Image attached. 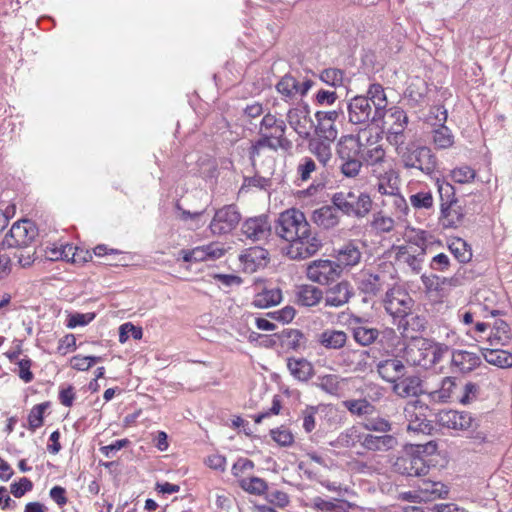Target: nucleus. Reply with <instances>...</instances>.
Returning a JSON list of instances; mask_svg holds the SVG:
<instances>
[{"instance_id": "f257e3e1", "label": "nucleus", "mask_w": 512, "mask_h": 512, "mask_svg": "<svg viewBox=\"0 0 512 512\" xmlns=\"http://www.w3.org/2000/svg\"><path fill=\"white\" fill-rule=\"evenodd\" d=\"M447 351L446 345L425 338H415L404 348L403 357L412 366L428 369L439 363Z\"/></svg>"}, {"instance_id": "f03ea898", "label": "nucleus", "mask_w": 512, "mask_h": 512, "mask_svg": "<svg viewBox=\"0 0 512 512\" xmlns=\"http://www.w3.org/2000/svg\"><path fill=\"white\" fill-rule=\"evenodd\" d=\"M351 254L352 247L347 245L345 248L337 251V261L324 259L312 261L306 269L307 278L320 285L330 284L340 277L343 266L350 264Z\"/></svg>"}, {"instance_id": "7ed1b4c3", "label": "nucleus", "mask_w": 512, "mask_h": 512, "mask_svg": "<svg viewBox=\"0 0 512 512\" xmlns=\"http://www.w3.org/2000/svg\"><path fill=\"white\" fill-rule=\"evenodd\" d=\"M286 131L285 121L268 112L259 125L258 145H267L274 151L278 149L287 151L292 147V142L285 136Z\"/></svg>"}, {"instance_id": "20e7f679", "label": "nucleus", "mask_w": 512, "mask_h": 512, "mask_svg": "<svg viewBox=\"0 0 512 512\" xmlns=\"http://www.w3.org/2000/svg\"><path fill=\"white\" fill-rule=\"evenodd\" d=\"M354 427L365 432L387 433L391 423L379 416L376 408L366 399H354Z\"/></svg>"}, {"instance_id": "39448f33", "label": "nucleus", "mask_w": 512, "mask_h": 512, "mask_svg": "<svg viewBox=\"0 0 512 512\" xmlns=\"http://www.w3.org/2000/svg\"><path fill=\"white\" fill-rule=\"evenodd\" d=\"M310 226L304 213L296 208L281 212L275 222V233L281 239L289 242L299 235H303Z\"/></svg>"}, {"instance_id": "423d86ee", "label": "nucleus", "mask_w": 512, "mask_h": 512, "mask_svg": "<svg viewBox=\"0 0 512 512\" xmlns=\"http://www.w3.org/2000/svg\"><path fill=\"white\" fill-rule=\"evenodd\" d=\"M429 407L420 400H412L404 407V416L408 422L407 431L414 435H431L434 426L427 419Z\"/></svg>"}, {"instance_id": "0eeeda50", "label": "nucleus", "mask_w": 512, "mask_h": 512, "mask_svg": "<svg viewBox=\"0 0 512 512\" xmlns=\"http://www.w3.org/2000/svg\"><path fill=\"white\" fill-rule=\"evenodd\" d=\"M288 243L286 255L292 260L307 259L315 255L322 247V240L316 232L311 230V226L303 235H299Z\"/></svg>"}, {"instance_id": "6e6552de", "label": "nucleus", "mask_w": 512, "mask_h": 512, "mask_svg": "<svg viewBox=\"0 0 512 512\" xmlns=\"http://www.w3.org/2000/svg\"><path fill=\"white\" fill-rule=\"evenodd\" d=\"M38 236V228L28 219L16 221L5 235L2 244L7 248H29Z\"/></svg>"}, {"instance_id": "1a4fd4ad", "label": "nucleus", "mask_w": 512, "mask_h": 512, "mask_svg": "<svg viewBox=\"0 0 512 512\" xmlns=\"http://www.w3.org/2000/svg\"><path fill=\"white\" fill-rule=\"evenodd\" d=\"M383 304L389 315L399 319L400 326L402 321L411 314L414 301L406 290L397 286L386 292Z\"/></svg>"}, {"instance_id": "9d476101", "label": "nucleus", "mask_w": 512, "mask_h": 512, "mask_svg": "<svg viewBox=\"0 0 512 512\" xmlns=\"http://www.w3.org/2000/svg\"><path fill=\"white\" fill-rule=\"evenodd\" d=\"M406 168H416L427 175H431L437 168V158L428 147H416L399 151Z\"/></svg>"}, {"instance_id": "9b49d317", "label": "nucleus", "mask_w": 512, "mask_h": 512, "mask_svg": "<svg viewBox=\"0 0 512 512\" xmlns=\"http://www.w3.org/2000/svg\"><path fill=\"white\" fill-rule=\"evenodd\" d=\"M241 220V214L235 205H226L216 210L209 228L213 235L230 233Z\"/></svg>"}, {"instance_id": "f8f14e48", "label": "nucleus", "mask_w": 512, "mask_h": 512, "mask_svg": "<svg viewBox=\"0 0 512 512\" xmlns=\"http://www.w3.org/2000/svg\"><path fill=\"white\" fill-rule=\"evenodd\" d=\"M358 282V296L361 297L362 308L360 313L365 316H372L374 306V297L380 289V278L378 275L369 273H361L357 279Z\"/></svg>"}, {"instance_id": "ddd939ff", "label": "nucleus", "mask_w": 512, "mask_h": 512, "mask_svg": "<svg viewBox=\"0 0 512 512\" xmlns=\"http://www.w3.org/2000/svg\"><path fill=\"white\" fill-rule=\"evenodd\" d=\"M354 444L358 443L368 451H388L398 445L397 438L391 434L375 435L372 432L360 431L354 427Z\"/></svg>"}, {"instance_id": "4468645a", "label": "nucleus", "mask_w": 512, "mask_h": 512, "mask_svg": "<svg viewBox=\"0 0 512 512\" xmlns=\"http://www.w3.org/2000/svg\"><path fill=\"white\" fill-rule=\"evenodd\" d=\"M360 158L359 168L365 167L368 173L379 174L381 171L391 165L385 158V151L380 144L372 145V147L360 148L357 151Z\"/></svg>"}, {"instance_id": "2eb2a0df", "label": "nucleus", "mask_w": 512, "mask_h": 512, "mask_svg": "<svg viewBox=\"0 0 512 512\" xmlns=\"http://www.w3.org/2000/svg\"><path fill=\"white\" fill-rule=\"evenodd\" d=\"M286 121L299 137L307 139L314 128L308 105L290 108L286 114Z\"/></svg>"}, {"instance_id": "dca6fc26", "label": "nucleus", "mask_w": 512, "mask_h": 512, "mask_svg": "<svg viewBox=\"0 0 512 512\" xmlns=\"http://www.w3.org/2000/svg\"><path fill=\"white\" fill-rule=\"evenodd\" d=\"M395 471L407 477H422L428 474L430 466L418 454H406L398 457L394 463Z\"/></svg>"}, {"instance_id": "f3484780", "label": "nucleus", "mask_w": 512, "mask_h": 512, "mask_svg": "<svg viewBox=\"0 0 512 512\" xmlns=\"http://www.w3.org/2000/svg\"><path fill=\"white\" fill-rule=\"evenodd\" d=\"M242 234L253 242L267 240L272 232L269 217L265 214L246 219L241 227Z\"/></svg>"}, {"instance_id": "a211bd4d", "label": "nucleus", "mask_w": 512, "mask_h": 512, "mask_svg": "<svg viewBox=\"0 0 512 512\" xmlns=\"http://www.w3.org/2000/svg\"><path fill=\"white\" fill-rule=\"evenodd\" d=\"M311 87L312 82L310 80L299 83L291 75L283 76L276 84L277 92L286 102L296 99L299 95L304 96Z\"/></svg>"}, {"instance_id": "6ab92c4d", "label": "nucleus", "mask_w": 512, "mask_h": 512, "mask_svg": "<svg viewBox=\"0 0 512 512\" xmlns=\"http://www.w3.org/2000/svg\"><path fill=\"white\" fill-rule=\"evenodd\" d=\"M437 422L444 428L467 430L472 426L473 417L465 411L441 410L437 414Z\"/></svg>"}, {"instance_id": "aec40b11", "label": "nucleus", "mask_w": 512, "mask_h": 512, "mask_svg": "<svg viewBox=\"0 0 512 512\" xmlns=\"http://www.w3.org/2000/svg\"><path fill=\"white\" fill-rule=\"evenodd\" d=\"M425 249L414 245H402L396 248V260L407 265L412 272L418 274L424 262Z\"/></svg>"}, {"instance_id": "412c9836", "label": "nucleus", "mask_w": 512, "mask_h": 512, "mask_svg": "<svg viewBox=\"0 0 512 512\" xmlns=\"http://www.w3.org/2000/svg\"><path fill=\"white\" fill-rule=\"evenodd\" d=\"M481 358L473 352L465 350H454L451 356V370L455 373H469L478 367Z\"/></svg>"}, {"instance_id": "4be33fe9", "label": "nucleus", "mask_w": 512, "mask_h": 512, "mask_svg": "<svg viewBox=\"0 0 512 512\" xmlns=\"http://www.w3.org/2000/svg\"><path fill=\"white\" fill-rule=\"evenodd\" d=\"M185 262H201L207 259H218L223 256L224 249L216 244L196 247L192 250H181Z\"/></svg>"}, {"instance_id": "5701e85b", "label": "nucleus", "mask_w": 512, "mask_h": 512, "mask_svg": "<svg viewBox=\"0 0 512 512\" xmlns=\"http://www.w3.org/2000/svg\"><path fill=\"white\" fill-rule=\"evenodd\" d=\"M377 180L378 192L382 195H394L399 191V178L392 165L385 167L381 173L373 175Z\"/></svg>"}, {"instance_id": "b1692460", "label": "nucleus", "mask_w": 512, "mask_h": 512, "mask_svg": "<svg viewBox=\"0 0 512 512\" xmlns=\"http://www.w3.org/2000/svg\"><path fill=\"white\" fill-rule=\"evenodd\" d=\"M419 501L427 502L437 498H444L448 494V488L441 482L420 480L417 484Z\"/></svg>"}, {"instance_id": "393cba45", "label": "nucleus", "mask_w": 512, "mask_h": 512, "mask_svg": "<svg viewBox=\"0 0 512 512\" xmlns=\"http://www.w3.org/2000/svg\"><path fill=\"white\" fill-rule=\"evenodd\" d=\"M337 160H340L341 172L352 177V135L342 136L337 144Z\"/></svg>"}, {"instance_id": "a878e982", "label": "nucleus", "mask_w": 512, "mask_h": 512, "mask_svg": "<svg viewBox=\"0 0 512 512\" xmlns=\"http://www.w3.org/2000/svg\"><path fill=\"white\" fill-rule=\"evenodd\" d=\"M370 316H355L354 315V341L363 346L372 344L378 337L379 332L377 329L368 325H362Z\"/></svg>"}, {"instance_id": "bb28decb", "label": "nucleus", "mask_w": 512, "mask_h": 512, "mask_svg": "<svg viewBox=\"0 0 512 512\" xmlns=\"http://www.w3.org/2000/svg\"><path fill=\"white\" fill-rule=\"evenodd\" d=\"M351 297L350 284L342 281L326 291L325 305L329 307H341L348 303Z\"/></svg>"}, {"instance_id": "cd10ccee", "label": "nucleus", "mask_w": 512, "mask_h": 512, "mask_svg": "<svg viewBox=\"0 0 512 512\" xmlns=\"http://www.w3.org/2000/svg\"><path fill=\"white\" fill-rule=\"evenodd\" d=\"M379 375L387 382L395 383L405 372V367L399 359H387L377 365Z\"/></svg>"}, {"instance_id": "c85d7f7f", "label": "nucleus", "mask_w": 512, "mask_h": 512, "mask_svg": "<svg viewBox=\"0 0 512 512\" xmlns=\"http://www.w3.org/2000/svg\"><path fill=\"white\" fill-rule=\"evenodd\" d=\"M269 252L259 246L247 249L241 255V261L245 265V268L251 271H255L260 267H264L268 261Z\"/></svg>"}, {"instance_id": "c756f323", "label": "nucleus", "mask_w": 512, "mask_h": 512, "mask_svg": "<svg viewBox=\"0 0 512 512\" xmlns=\"http://www.w3.org/2000/svg\"><path fill=\"white\" fill-rule=\"evenodd\" d=\"M512 338L509 325L502 319L494 321L491 332L487 338L491 347L505 346Z\"/></svg>"}, {"instance_id": "7c9ffc66", "label": "nucleus", "mask_w": 512, "mask_h": 512, "mask_svg": "<svg viewBox=\"0 0 512 512\" xmlns=\"http://www.w3.org/2000/svg\"><path fill=\"white\" fill-rule=\"evenodd\" d=\"M323 299L321 289L313 285H300L296 290L297 303L304 307H313Z\"/></svg>"}, {"instance_id": "2f4dec72", "label": "nucleus", "mask_w": 512, "mask_h": 512, "mask_svg": "<svg viewBox=\"0 0 512 512\" xmlns=\"http://www.w3.org/2000/svg\"><path fill=\"white\" fill-rule=\"evenodd\" d=\"M393 392L402 398L425 394L422 391L420 379L417 377H407L399 382L396 381L393 385Z\"/></svg>"}, {"instance_id": "473e14b6", "label": "nucleus", "mask_w": 512, "mask_h": 512, "mask_svg": "<svg viewBox=\"0 0 512 512\" xmlns=\"http://www.w3.org/2000/svg\"><path fill=\"white\" fill-rule=\"evenodd\" d=\"M481 353L486 362L499 368L512 367V353L498 348H482Z\"/></svg>"}, {"instance_id": "72a5a7b5", "label": "nucleus", "mask_w": 512, "mask_h": 512, "mask_svg": "<svg viewBox=\"0 0 512 512\" xmlns=\"http://www.w3.org/2000/svg\"><path fill=\"white\" fill-rule=\"evenodd\" d=\"M312 220L319 227L330 229L339 223V216L333 206H323L313 212Z\"/></svg>"}, {"instance_id": "f704fd0d", "label": "nucleus", "mask_w": 512, "mask_h": 512, "mask_svg": "<svg viewBox=\"0 0 512 512\" xmlns=\"http://www.w3.org/2000/svg\"><path fill=\"white\" fill-rule=\"evenodd\" d=\"M456 388V382L452 377H444L441 380L438 389L425 392L428 399L435 403H446L450 400L454 389Z\"/></svg>"}, {"instance_id": "c9c22d12", "label": "nucleus", "mask_w": 512, "mask_h": 512, "mask_svg": "<svg viewBox=\"0 0 512 512\" xmlns=\"http://www.w3.org/2000/svg\"><path fill=\"white\" fill-rule=\"evenodd\" d=\"M282 300V292L279 288L264 289L257 293L252 301L256 308L264 309L279 304Z\"/></svg>"}, {"instance_id": "e433bc0d", "label": "nucleus", "mask_w": 512, "mask_h": 512, "mask_svg": "<svg viewBox=\"0 0 512 512\" xmlns=\"http://www.w3.org/2000/svg\"><path fill=\"white\" fill-rule=\"evenodd\" d=\"M371 103L366 96H354V124H365L373 119Z\"/></svg>"}, {"instance_id": "4c0bfd02", "label": "nucleus", "mask_w": 512, "mask_h": 512, "mask_svg": "<svg viewBox=\"0 0 512 512\" xmlns=\"http://www.w3.org/2000/svg\"><path fill=\"white\" fill-rule=\"evenodd\" d=\"M318 341L327 349H339L347 342V334L340 330L327 329L319 335Z\"/></svg>"}, {"instance_id": "58836bf2", "label": "nucleus", "mask_w": 512, "mask_h": 512, "mask_svg": "<svg viewBox=\"0 0 512 512\" xmlns=\"http://www.w3.org/2000/svg\"><path fill=\"white\" fill-rule=\"evenodd\" d=\"M290 373L300 381H307L313 374L312 364L303 358H290L287 362Z\"/></svg>"}, {"instance_id": "ea45409f", "label": "nucleus", "mask_w": 512, "mask_h": 512, "mask_svg": "<svg viewBox=\"0 0 512 512\" xmlns=\"http://www.w3.org/2000/svg\"><path fill=\"white\" fill-rule=\"evenodd\" d=\"M379 138L380 135L375 126L367 125L364 128H360L356 138L358 150H360V148L378 145Z\"/></svg>"}, {"instance_id": "a19ab883", "label": "nucleus", "mask_w": 512, "mask_h": 512, "mask_svg": "<svg viewBox=\"0 0 512 512\" xmlns=\"http://www.w3.org/2000/svg\"><path fill=\"white\" fill-rule=\"evenodd\" d=\"M433 143L438 149H448L454 144V135L445 125L433 129Z\"/></svg>"}, {"instance_id": "79ce46f5", "label": "nucleus", "mask_w": 512, "mask_h": 512, "mask_svg": "<svg viewBox=\"0 0 512 512\" xmlns=\"http://www.w3.org/2000/svg\"><path fill=\"white\" fill-rule=\"evenodd\" d=\"M449 250L460 263L471 260L472 253L468 244L461 238H454L449 243Z\"/></svg>"}, {"instance_id": "37998d69", "label": "nucleus", "mask_w": 512, "mask_h": 512, "mask_svg": "<svg viewBox=\"0 0 512 512\" xmlns=\"http://www.w3.org/2000/svg\"><path fill=\"white\" fill-rule=\"evenodd\" d=\"M441 215L443 226L446 228L457 227L463 219V214L460 213L452 203L448 206H445V204L441 205Z\"/></svg>"}, {"instance_id": "c03bdc74", "label": "nucleus", "mask_w": 512, "mask_h": 512, "mask_svg": "<svg viewBox=\"0 0 512 512\" xmlns=\"http://www.w3.org/2000/svg\"><path fill=\"white\" fill-rule=\"evenodd\" d=\"M333 207L336 212L341 211L343 214L350 215L352 212V192H337L332 197Z\"/></svg>"}, {"instance_id": "a18cd8bd", "label": "nucleus", "mask_w": 512, "mask_h": 512, "mask_svg": "<svg viewBox=\"0 0 512 512\" xmlns=\"http://www.w3.org/2000/svg\"><path fill=\"white\" fill-rule=\"evenodd\" d=\"M240 487L250 494L261 495L267 490V483L262 478L249 477L240 480Z\"/></svg>"}, {"instance_id": "49530a36", "label": "nucleus", "mask_w": 512, "mask_h": 512, "mask_svg": "<svg viewBox=\"0 0 512 512\" xmlns=\"http://www.w3.org/2000/svg\"><path fill=\"white\" fill-rule=\"evenodd\" d=\"M49 407V402H43L33 406L28 415V428L35 431L43 425V415Z\"/></svg>"}, {"instance_id": "de8ad7c7", "label": "nucleus", "mask_w": 512, "mask_h": 512, "mask_svg": "<svg viewBox=\"0 0 512 512\" xmlns=\"http://www.w3.org/2000/svg\"><path fill=\"white\" fill-rule=\"evenodd\" d=\"M450 176L455 183L466 184L474 180L476 172L471 167L462 165L454 168L451 171Z\"/></svg>"}, {"instance_id": "09e8293b", "label": "nucleus", "mask_w": 512, "mask_h": 512, "mask_svg": "<svg viewBox=\"0 0 512 512\" xmlns=\"http://www.w3.org/2000/svg\"><path fill=\"white\" fill-rule=\"evenodd\" d=\"M426 121L434 128L440 127V125H445V122L447 121L446 109L439 105L431 107Z\"/></svg>"}, {"instance_id": "8fccbe9b", "label": "nucleus", "mask_w": 512, "mask_h": 512, "mask_svg": "<svg viewBox=\"0 0 512 512\" xmlns=\"http://www.w3.org/2000/svg\"><path fill=\"white\" fill-rule=\"evenodd\" d=\"M344 382L345 379H340L337 375H325L320 378L319 386L331 394H336L340 391Z\"/></svg>"}, {"instance_id": "3c124183", "label": "nucleus", "mask_w": 512, "mask_h": 512, "mask_svg": "<svg viewBox=\"0 0 512 512\" xmlns=\"http://www.w3.org/2000/svg\"><path fill=\"white\" fill-rule=\"evenodd\" d=\"M344 74L341 70L336 68H329L322 71L320 78L326 84L333 87H338L343 84Z\"/></svg>"}, {"instance_id": "603ef678", "label": "nucleus", "mask_w": 512, "mask_h": 512, "mask_svg": "<svg viewBox=\"0 0 512 512\" xmlns=\"http://www.w3.org/2000/svg\"><path fill=\"white\" fill-rule=\"evenodd\" d=\"M373 205V201L369 194L361 193L357 199V201L354 203V215L357 217H364L366 216Z\"/></svg>"}, {"instance_id": "864d4df0", "label": "nucleus", "mask_w": 512, "mask_h": 512, "mask_svg": "<svg viewBox=\"0 0 512 512\" xmlns=\"http://www.w3.org/2000/svg\"><path fill=\"white\" fill-rule=\"evenodd\" d=\"M133 337L138 340L142 338V329L127 322L119 327V342L125 343L129 338Z\"/></svg>"}, {"instance_id": "5fc2aeb1", "label": "nucleus", "mask_w": 512, "mask_h": 512, "mask_svg": "<svg viewBox=\"0 0 512 512\" xmlns=\"http://www.w3.org/2000/svg\"><path fill=\"white\" fill-rule=\"evenodd\" d=\"M479 393L480 387L476 383L468 382L463 387L459 402L463 405H468L478 398Z\"/></svg>"}, {"instance_id": "6e6d98bb", "label": "nucleus", "mask_w": 512, "mask_h": 512, "mask_svg": "<svg viewBox=\"0 0 512 512\" xmlns=\"http://www.w3.org/2000/svg\"><path fill=\"white\" fill-rule=\"evenodd\" d=\"M410 203L417 209H429L433 206V197L430 192H418L410 196Z\"/></svg>"}, {"instance_id": "4d7b16f0", "label": "nucleus", "mask_w": 512, "mask_h": 512, "mask_svg": "<svg viewBox=\"0 0 512 512\" xmlns=\"http://www.w3.org/2000/svg\"><path fill=\"white\" fill-rule=\"evenodd\" d=\"M101 357L97 356H74L71 359L72 368L80 371H86L91 368L95 363L99 362Z\"/></svg>"}, {"instance_id": "13d9d810", "label": "nucleus", "mask_w": 512, "mask_h": 512, "mask_svg": "<svg viewBox=\"0 0 512 512\" xmlns=\"http://www.w3.org/2000/svg\"><path fill=\"white\" fill-rule=\"evenodd\" d=\"M270 435L280 446H290L294 441L292 433L284 427L272 429L270 431Z\"/></svg>"}, {"instance_id": "bf43d9fd", "label": "nucleus", "mask_w": 512, "mask_h": 512, "mask_svg": "<svg viewBox=\"0 0 512 512\" xmlns=\"http://www.w3.org/2000/svg\"><path fill=\"white\" fill-rule=\"evenodd\" d=\"M372 102V104L375 106L376 109L382 108L385 106L386 98L383 91V88L379 84H373L370 86L368 90V96Z\"/></svg>"}, {"instance_id": "052dcab7", "label": "nucleus", "mask_w": 512, "mask_h": 512, "mask_svg": "<svg viewBox=\"0 0 512 512\" xmlns=\"http://www.w3.org/2000/svg\"><path fill=\"white\" fill-rule=\"evenodd\" d=\"M371 226L377 232H390L394 227V220L391 217L375 214Z\"/></svg>"}, {"instance_id": "680f3d73", "label": "nucleus", "mask_w": 512, "mask_h": 512, "mask_svg": "<svg viewBox=\"0 0 512 512\" xmlns=\"http://www.w3.org/2000/svg\"><path fill=\"white\" fill-rule=\"evenodd\" d=\"M314 505L317 509L323 512H334L337 509H343L344 507H347V509H349L351 507L349 503L343 501L330 502L323 500L321 498H316L314 500Z\"/></svg>"}, {"instance_id": "e2e57ef3", "label": "nucleus", "mask_w": 512, "mask_h": 512, "mask_svg": "<svg viewBox=\"0 0 512 512\" xmlns=\"http://www.w3.org/2000/svg\"><path fill=\"white\" fill-rule=\"evenodd\" d=\"M311 146L313 154L323 165H326L331 158L329 145L324 142H316L315 144H311Z\"/></svg>"}, {"instance_id": "0e129e2a", "label": "nucleus", "mask_w": 512, "mask_h": 512, "mask_svg": "<svg viewBox=\"0 0 512 512\" xmlns=\"http://www.w3.org/2000/svg\"><path fill=\"white\" fill-rule=\"evenodd\" d=\"M93 313H75L69 316L67 327L75 328L77 326H85L94 319Z\"/></svg>"}, {"instance_id": "69168bd1", "label": "nucleus", "mask_w": 512, "mask_h": 512, "mask_svg": "<svg viewBox=\"0 0 512 512\" xmlns=\"http://www.w3.org/2000/svg\"><path fill=\"white\" fill-rule=\"evenodd\" d=\"M32 489V482L26 478H21L18 482L11 484V493L16 498L22 497L26 492Z\"/></svg>"}, {"instance_id": "338daca9", "label": "nucleus", "mask_w": 512, "mask_h": 512, "mask_svg": "<svg viewBox=\"0 0 512 512\" xmlns=\"http://www.w3.org/2000/svg\"><path fill=\"white\" fill-rule=\"evenodd\" d=\"M430 268L435 271H446L450 266V260L448 255L439 253L435 255L429 264Z\"/></svg>"}, {"instance_id": "774afa93", "label": "nucleus", "mask_w": 512, "mask_h": 512, "mask_svg": "<svg viewBox=\"0 0 512 512\" xmlns=\"http://www.w3.org/2000/svg\"><path fill=\"white\" fill-rule=\"evenodd\" d=\"M129 441L127 439L116 440L112 444L102 446L100 448V452L107 458H112L115 456L116 452L124 448Z\"/></svg>"}]
</instances>
